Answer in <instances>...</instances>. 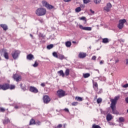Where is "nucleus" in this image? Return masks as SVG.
I'll return each mask as SVG.
<instances>
[{"label":"nucleus","mask_w":128,"mask_h":128,"mask_svg":"<svg viewBox=\"0 0 128 128\" xmlns=\"http://www.w3.org/2000/svg\"><path fill=\"white\" fill-rule=\"evenodd\" d=\"M118 96H116L114 98L111 99L110 100L111 102V104H110V108L112 110V114H118V112L116 110V102H118Z\"/></svg>","instance_id":"f257e3e1"},{"label":"nucleus","mask_w":128,"mask_h":128,"mask_svg":"<svg viewBox=\"0 0 128 128\" xmlns=\"http://www.w3.org/2000/svg\"><path fill=\"white\" fill-rule=\"evenodd\" d=\"M36 14L38 16H42L46 14V10L44 8H38L36 10Z\"/></svg>","instance_id":"f03ea898"},{"label":"nucleus","mask_w":128,"mask_h":128,"mask_svg":"<svg viewBox=\"0 0 128 128\" xmlns=\"http://www.w3.org/2000/svg\"><path fill=\"white\" fill-rule=\"evenodd\" d=\"M20 51L18 50H14L12 52V56L14 60H16L20 56Z\"/></svg>","instance_id":"7ed1b4c3"},{"label":"nucleus","mask_w":128,"mask_h":128,"mask_svg":"<svg viewBox=\"0 0 128 128\" xmlns=\"http://www.w3.org/2000/svg\"><path fill=\"white\" fill-rule=\"evenodd\" d=\"M0 54L1 56H4L6 60H8V50L6 49H2L0 50Z\"/></svg>","instance_id":"20e7f679"},{"label":"nucleus","mask_w":128,"mask_h":128,"mask_svg":"<svg viewBox=\"0 0 128 128\" xmlns=\"http://www.w3.org/2000/svg\"><path fill=\"white\" fill-rule=\"evenodd\" d=\"M126 22V19L120 20H119V23L118 24V28L119 30H122L124 28V24Z\"/></svg>","instance_id":"39448f33"},{"label":"nucleus","mask_w":128,"mask_h":128,"mask_svg":"<svg viewBox=\"0 0 128 128\" xmlns=\"http://www.w3.org/2000/svg\"><path fill=\"white\" fill-rule=\"evenodd\" d=\"M42 5L44 6H45V8H48V10H52V8H54V7L53 6L48 4L46 1H44V0L42 1Z\"/></svg>","instance_id":"423d86ee"},{"label":"nucleus","mask_w":128,"mask_h":128,"mask_svg":"<svg viewBox=\"0 0 128 128\" xmlns=\"http://www.w3.org/2000/svg\"><path fill=\"white\" fill-rule=\"evenodd\" d=\"M10 88V84H0V90H6Z\"/></svg>","instance_id":"0eeeda50"},{"label":"nucleus","mask_w":128,"mask_h":128,"mask_svg":"<svg viewBox=\"0 0 128 128\" xmlns=\"http://www.w3.org/2000/svg\"><path fill=\"white\" fill-rule=\"evenodd\" d=\"M57 96H58V98H62V97L64 96H66V92L62 90H58L57 92Z\"/></svg>","instance_id":"6e6552de"},{"label":"nucleus","mask_w":128,"mask_h":128,"mask_svg":"<svg viewBox=\"0 0 128 128\" xmlns=\"http://www.w3.org/2000/svg\"><path fill=\"white\" fill-rule=\"evenodd\" d=\"M112 4L108 2L106 4V6L104 7V10H106V12H108L110 10V8H112Z\"/></svg>","instance_id":"1a4fd4ad"},{"label":"nucleus","mask_w":128,"mask_h":128,"mask_svg":"<svg viewBox=\"0 0 128 128\" xmlns=\"http://www.w3.org/2000/svg\"><path fill=\"white\" fill-rule=\"evenodd\" d=\"M13 78L14 80H16V82H20V80H22V76L18 74H14L13 76Z\"/></svg>","instance_id":"9d476101"},{"label":"nucleus","mask_w":128,"mask_h":128,"mask_svg":"<svg viewBox=\"0 0 128 128\" xmlns=\"http://www.w3.org/2000/svg\"><path fill=\"white\" fill-rule=\"evenodd\" d=\"M43 100L44 104H48L50 102V97L48 96H45L43 98Z\"/></svg>","instance_id":"9b49d317"},{"label":"nucleus","mask_w":128,"mask_h":128,"mask_svg":"<svg viewBox=\"0 0 128 128\" xmlns=\"http://www.w3.org/2000/svg\"><path fill=\"white\" fill-rule=\"evenodd\" d=\"M80 28V30H92V28L90 27H84L82 25L79 26Z\"/></svg>","instance_id":"f8f14e48"},{"label":"nucleus","mask_w":128,"mask_h":128,"mask_svg":"<svg viewBox=\"0 0 128 128\" xmlns=\"http://www.w3.org/2000/svg\"><path fill=\"white\" fill-rule=\"evenodd\" d=\"M30 92H34V94H36L37 92H38V90L34 87L30 86Z\"/></svg>","instance_id":"ddd939ff"},{"label":"nucleus","mask_w":128,"mask_h":128,"mask_svg":"<svg viewBox=\"0 0 128 128\" xmlns=\"http://www.w3.org/2000/svg\"><path fill=\"white\" fill-rule=\"evenodd\" d=\"M78 56L80 58H84L86 56V54L84 52H80Z\"/></svg>","instance_id":"4468645a"},{"label":"nucleus","mask_w":128,"mask_h":128,"mask_svg":"<svg viewBox=\"0 0 128 128\" xmlns=\"http://www.w3.org/2000/svg\"><path fill=\"white\" fill-rule=\"evenodd\" d=\"M26 58L29 60H34V55L32 54H29L27 56Z\"/></svg>","instance_id":"2eb2a0df"},{"label":"nucleus","mask_w":128,"mask_h":128,"mask_svg":"<svg viewBox=\"0 0 128 128\" xmlns=\"http://www.w3.org/2000/svg\"><path fill=\"white\" fill-rule=\"evenodd\" d=\"M0 26L3 28L4 30H8V26L6 24H1Z\"/></svg>","instance_id":"dca6fc26"},{"label":"nucleus","mask_w":128,"mask_h":128,"mask_svg":"<svg viewBox=\"0 0 128 128\" xmlns=\"http://www.w3.org/2000/svg\"><path fill=\"white\" fill-rule=\"evenodd\" d=\"M106 120L108 122L112 120V116L110 114H108L106 116Z\"/></svg>","instance_id":"f3484780"},{"label":"nucleus","mask_w":128,"mask_h":128,"mask_svg":"<svg viewBox=\"0 0 128 128\" xmlns=\"http://www.w3.org/2000/svg\"><path fill=\"white\" fill-rule=\"evenodd\" d=\"M58 74L60 76H62V78H64V70H60L58 72Z\"/></svg>","instance_id":"a211bd4d"},{"label":"nucleus","mask_w":128,"mask_h":128,"mask_svg":"<svg viewBox=\"0 0 128 128\" xmlns=\"http://www.w3.org/2000/svg\"><path fill=\"white\" fill-rule=\"evenodd\" d=\"M8 122H10V120L8 118H6L5 119L3 120L4 124H8Z\"/></svg>","instance_id":"6ab92c4d"},{"label":"nucleus","mask_w":128,"mask_h":128,"mask_svg":"<svg viewBox=\"0 0 128 128\" xmlns=\"http://www.w3.org/2000/svg\"><path fill=\"white\" fill-rule=\"evenodd\" d=\"M59 58V60H64V56L59 54H58V58Z\"/></svg>","instance_id":"aec40b11"},{"label":"nucleus","mask_w":128,"mask_h":128,"mask_svg":"<svg viewBox=\"0 0 128 128\" xmlns=\"http://www.w3.org/2000/svg\"><path fill=\"white\" fill-rule=\"evenodd\" d=\"M64 76H70V69L66 68L65 70Z\"/></svg>","instance_id":"412c9836"},{"label":"nucleus","mask_w":128,"mask_h":128,"mask_svg":"<svg viewBox=\"0 0 128 128\" xmlns=\"http://www.w3.org/2000/svg\"><path fill=\"white\" fill-rule=\"evenodd\" d=\"M65 44L66 48H70V46H72V42L70 41L66 42Z\"/></svg>","instance_id":"4be33fe9"},{"label":"nucleus","mask_w":128,"mask_h":128,"mask_svg":"<svg viewBox=\"0 0 128 128\" xmlns=\"http://www.w3.org/2000/svg\"><path fill=\"white\" fill-rule=\"evenodd\" d=\"M93 88H94V90H96V91L98 90V83L96 82L94 83Z\"/></svg>","instance_id":"5701e85b"},{"label":"nucleus","mask_w":128,"mask_h":128,"mask_svg":"<svg viewBox=\"0 0 128 128\" xmlns=\"http://www.w3.org/2000/svg\"><path fill=\"white\" fill-rule=\"evenodd\" d=\"M36 124V121L34 120L32 118L30 120L29 125L32 126V124Z\"/></svg>","instance_id":"b1692460"},{"label":"nucleus","mask_w":128,"mask_h":128,"mask_svg":"<svg viewBox=\"0 0 128 128\" xmlns=\"http://www.w3.org/2000/svg\"><path fill=\"white\" fill-rule=\"evenodd\" d=\"M83 76L84 78H90V74L89 73H86L83 74Z\"/></svg>","instance_id":"393cba45"},{"label":"nucleus","mask_w":128,"mask_h":128,"mask_svg":"<svg viewBox=\"0 0 128 128\" xmlns=\"http://www.w3.org/2000/svg\"><path fill=\"white\" fill-rule=\"evenodd\" d=\"M108 42H109L108 38H103L102 42H103V44H108Z\"/></svg>","instance_id":"a878e982"},{"label":"nucleus","mask_w":128,"mask_h":128,"mask_svg":"<svg viewBox=\"0 0 128 128\" xmlns=\"http://www.w3.org/2000/svg\"><path fill=\"white\" fill-rule=\"evenodd\" d=\"M75 100H77V102H82V97H76Z\"/></svg>","instance_id":"bb28decb"},{"label":"nucleus","mask_w":128,"mask_h":128,"mask_svg":"<svg viewBox=\"0 0 128 128\" xmlns=\"http://www.w3.org/2000/svg\"><path fill=\"white\" fill-rule=\"evenodd\" d=\"M124 122V117L119 118V122Z\"/></svg>","instance_id":"cd10ccee"},{"label":"nucleus","mask_w":128,"mask_h":128,"mask_svg":"<svg viewBox=\"0 0 128 128\" xmlns=\"http://www.w3.org/2000/svg\"><path fill=\"white\" fill-rule=\"evenodd\" d=\"M54 48V44H50L47 46L48 50H51V48Z\"/></svg>","instance_id":"c85d7f7f"},{"label":"nucleus","mask_w":128,"mask_h":128,"mask_svg":"<svg viewBox=\"0 0 128 128\" xmlns=\"http://www.w3.org/2000/svg\"><path fill=\"white\" fill-rule=\"evenodd\" d=\"M52 56H54V58H58V53H56V52H54L52 53Z\"/></svg>","instance_id":"c756f323"},{"label":"nucleus","mask_w":128,"mask_h":128,"mask_svg":"<svg viewBox=\"0 0 128 128\" xmlns=\"http://www.w3.org/2000/svg\"><path fill=\"white\" fill-rule=\"evenodd\" d=\"M80 10H82L80 7H78V8H76L75 10L76 12H80Z\"/></svg>","instance_id":"7c9ffc66"},{"label":"nucleus","mask_w":128,"mask_h":128,"mask_svg":"<svg viewBox=\"0 0 128 128\" xmlns=\"http://www.w3.org/2000/svg\"><path fill=\"white\" fill-rule=\"evenodd\" d=\"M97 104H100L102 102V98H98L96 100Z\"/></svg>","instance_id":"2f4dec72"},{"label":"nucleus","mask_w":128,"mask_h":128,"mask_svg":"<svg viewBox=\"0 0 128 128\" xmlns=\"http://www.w3.org/2000/svg\"><path fill=\"white\" fill-rule=\"evenodd\" d=\"M0 112H6V108H4V107H0Z\"/></svg>","instance_id":"473e14b6"},{"label":"nucleus","mask_w":128,"mask_h":128,"mask_svg":"<svg viewBox=\"0 0 128 128\" xmlns=\"http://www.w3.org/2000/svg\"><path fill=\"white\" fill-rule=\"evenodd\" d=\"M101 2H102V0H94V4H100Z\"/></svg>","instance_id":"72a5a7b5"},{"label":"nucleus","mask_w":128,"mask_h":128,"mask_svg":"<svg viewBox=\"0 0 128 128\" xmlns=\"http://www.w3.org/2000/svg\"><path fill=\"white\" fill-rule=\"evenodd\" d=\"M32 66L34 68H36L38 66V62H36V61L34 64L32 65Z\"/></svg>","instance_id":"f704fd0d"},{"label":"nucleus","mask_w":128,"mask_h":128,"mask_svg":"<svg viewBox=\"0 0 128 128\" xmlns=\"http://www.w3.org/2000/svg\"><path fill=\"white\" fill-rule=\"evenodd\" d=\"M16 86L14 85H10V90H14Z\"/></svg>","instance_id":"c9c22d12"},{"label":"nucleus","mask_w":128,"mask_h":128,"mask_svg":"<svg viewBox=\"0 0 128 128\" xmlns=\"http://www.w3.org/2000/svg\"><path fill=\"white\" fill-rule=\"evenodd\" d=\"M78 102H72V106H78Z\"/></svg>","instance_id":"e433bc0d"},{"label":"nucleus","mask_w":128,"mask_h":128,"mask_svg":"<svg viewBox=\"0 0 128 128\" xmlns=\"http://www.w3.org/2000/svg\"><path fill=\"white\" fill-rule=\"evenodd\" d=\"M83 2L84 4H88V2H90V0H83Z\"/></svg>","instance_id":"4c0bfd02"},{"label":"nucleus","mask_w":128,"mask_h":128,"mask_svg":"<svg viewBox=\"0 0 128 128\" xmlns=\"http://www.w3.org/2000/svg\"><path fill=\"white\" fill-rule=\"evenodd\" d=\"M92 60H96V56H93L92 57Z\"/></svg>","instance_id":"58836bf2"},{"label":"nucleus","mask_w":128,"mask_h":128,"mask_svg":"<svg viewBox=\"0 0 128 128\" xmlns=\"http://www.w3.org/2000/svg\"><path fill=\"white\" fill-rule=\"evenodd\" d=\"M80 20H86V17L82 16V18H80Z\"/></svg>","instance_id":"ea45409f"},{"label":"nucleus","mask_w":128,"mask_h":128,"mask_svg":"<svg viewBox=\"0 0 128 128\" xmlns=\"http://www.w3.org/2000/svg\"><path fill=\"white\" fill-rule=\"evenodd\" d=\"M123 88H128V84H125L124 85H123Z\"/></svg>","instance_id":"a19ab883"},{"label":"nucleus","mask_w":128,"mask_h":128,"mask_svg":"<svg viewBox=\"0 0 128 128\" xmlns=\"http://www.w3.org/2000/svg\"><path fill=\"white\" fill-rule=\"evenodd\" d=\"M36 124H38V126H40V121H37L36 122H35Z\"/></svg>","instance_id":"79ce46f5"},{"label":"nucleus","mask_w":128,"mask_h":128,"mask_svg":"<svg viewBox=\"0 0 128 128\" xmlns=\"http://www.w3.org/2000/svg\"><path fill=\"white\" fill-rule=\"evenodd\" d=\"M62 127V124H59L58 125L57 128H60Z\"/></svg>","instance_id":"37998d69"},{"label":"nucleus","mask_w":128,"mask_h":128,"mask_svg":"<svg viewBox=\"0 0 128 128\" xmlns=\"http://www.w3.org/2000/svg\"><path fill=\"white\" fill-rule=\"evenodd\" d=\"M64 110H65V112H70V110H68V108H64Z\"/></svg>","instance_id":"c03bdc74"},{"label":"nucleus","mask_w":128,"mask_h":128,"mask_svg":"<svg viewBox=\"0 0 128 128\" xmlns=\"http://www.w3.org/2000/svg\"><path fill=\"white\" fill-rule=\"evenodd\" d=\"M90 12L91 14H94V11L90 9Z\"/></svg>","instance_id":"a18cd8bd"},{"label":"nucleus","mask_w":128,"mask_h":128,"mask_svg":"<svg viewBox=\"0 0 128 128\" xmlns=\"http://www.w3.org/2000/svg\"><path fill=\"white\" fill-rule=\"evenodd\" d=\"M41 86H42L43 88H44V86H46V84L44 83H42Z\"/></svg>","instance_id":"49530a36"},{"label":"nucleus","mask_w":128,"mask_h":128,"mask_svg":"<svg viewBox=\"0 0 128 128\" xmlns=\"http://www.w3.org/2000/svg\"><path fill=\"white\" fill-rule=\"evenodd\" d=\"M125 101H126V104H128V97H126V98H125Z\"/></svg>","instance_id":"de8ad7c7"},{"label":"nucleus","mask_w":128,"mask_h":128,"mask_svg":"<svg viewBox=\"0 0 128 128\" xmlns=\"http://www.w3.org/2000/svg\"><path fill=\"white\" fill-rule=\"evenodd\" d=\"M65 2H68L72 0H64Z\"/></svg>","instance_id":"09e8293b"},{"label":"nucleus","mask_w":128,"mask_h":128,"mask_svg":"<svg viewBox=\"0 0 128 128\" xmlns=\"http://www.w3.org/2000/svg\"><path fill=\"white\" fill-rule=\"evenodd\" d=\"M14 108H16V110H18V108H20V107H18V106H14Z\"/></svg>","instance_id":"8fccbe9b"},{"label":"nucleus","mask_w":128,"mask_h":128,"mask_svg":"<svg viewBox=\"0 0 128 128\" xmlns=\"http://www.w3.org/2000/svg\"><path fill=\"white\" fill-rule=\"evenodd\" d=\"M104 60H102L100 62V64H104Z\"/></svg>","instance_id":"3c124183"},{"label":"nucleus","mask_w":128,"mask_h":128,"mask_svg":"<svg viewBox=\"0 0 128 128\" xmlns=\"http://www.w3.org/2000/svg\"><path fill=\"white\" fill-rule=\"evenodd\" d=\"M120 62V60H117L115 61L116 64H117V62Z\"/></svg>","instance_id":"603ef678"},{"label":"nucleus","mask_w":128,"mask_h":128,"mask_svg":"<svg viewBox=\"0 0 128 128\" xmlns=\"http://www.w3.org/2000/svg\"><path fill=\"white\" fill-rule=\"evenodd\" d=\"M126 64H128V59L126 60Z\"/></svg>","instance_id":"864d4df0"},{"label":"nucleus","mask_w":128,"mask_h":128,"mask_svg":"<svg viewBox=\"0 0 128 128\" xmlns=\"http://www.w3.org/2000/svg\"><path fill=\"white\" fill-rule=\"evenodd\" d=\"M30 36H31V38H34V36L32 34H30Z\"/></svg>","instance_id":"5fc2aeb1"},{"label":"nucleus","mask_w":128,"mask_h":128,"mask_svg":"<svg viewBox=\"0 0 128 128\" xmlns=\"http://www.w3.org/2000/svg\"><path fill=\"white\" fill-rule=\"evenodd\" d=\"M96 72H98V73L100 74V70H98L96 69Z\"/></svg>","instance_id":"6e6d98bb"},{"label":"nucleus","mask_w":128,"mask_h":128,"mask_svg":"<svg viewBox=\"0 0 128 128\" xmlns=\"http://www.w3.org/2000/svg\"><path fill=\"white\" fill-rule=\"evenodd\" d=\"M72 44H76V42L75 41H72Z\"/></svg>","instance_id":"4d7b16f0"},{"label":"nucleus","mask_w":128,"mask_h":128,"mask_svg":"<svg viewBox=\"0 0 128 128\" xmlns=\"http://www.w3.org/2000/svg\"><path fill=\"white\" fill-rule=\"evenodd\" d=\"M0 60H2V58H0Z\"/></svg>","instance_id":"13d9d810"},{"label":"nucleus","mask_w":128,"mask_h":128,"mask_svg":"<svg viewBox=\"0 0 128 128\" xmlns=\"http://www.w3.org/2000/svg\"><path fill=\"white\" fill-rule=\"evenodd\" d=\"M127 112L128 113V109L127 110Z\"/></svg>","instance_id":"bf43d9fd"},{"label":"nucleus","mask_w":128,"mask_h":128,"mask_svg":"<svg viewBox=\"0 0 128 128\" xmlns=\"http://www.w3.org/2000/svg\"><path fill=\"white\" fill-rule=\"evenodd\" d=\"M64 126H65V125H64Z\"/></svg>","instance_id":"052dcab7"},{"label":"nucleus","mask_w":128,"mask_h":128,"mask_svg":"<svg viewBox=\"0 0 128 128\" xmlns=\"http://www.w3.org/2000/svg\"><path fill=\"white\" fill-rule=\"evenodd\" d=\"M64 126H65V125H64Z\"/></svg>","instance_id":"680f3d73"},{"label":"nucleus","mask_w":128,"mask_h":128,"mask_svg":"<svg viewBox=\"0 0 128 128\" xmlns=\"http://www.w3.org/2000/svg\"><path fill=\"white\" fill-rule=\"evenodd\" d=\"M58 128V127H56V128Z\"/></svg>","instance_id":"e2e57ef3"}]
</instances>
